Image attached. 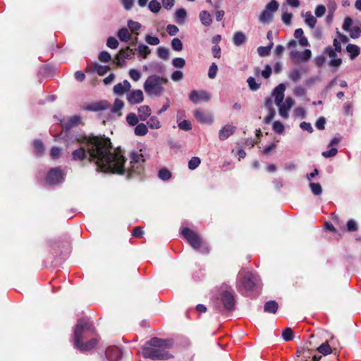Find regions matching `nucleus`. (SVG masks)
Returning <instances> with one entry per match:
<instances>
[{
    "mask_svg": "<svg viewBox=\"0 0 361 361\" xmlns=\"http://www.w3.org/2000/svg\"><path fill=\"white\" fill-rule=\"evenodd\" d=\"M194 116L201 123L212 124L214 121L212 114L204 113L198 109L194 111Z\"/></svg>",
    "mask_w": 361,
    "mask_h": 361,
    "instance_id": "obj_14",
    "label": "nucleus"
},
{
    "mask_svg": "<svg viewBox=\"0 0 361 361\" xmlns=\"http://www.w3.org/2000/svg\"><path fill=\"white\" fill-rule=\"evenodd\" d=\"M210 98V94L204 90H192L189 94V99L195 104H198L202 102H208Z\"/></svg>",
    "mask_w": 361,
    "mask_h": 361,
    "instance_id": "obj_10",
    "label": "nucleus"
},
{
    "mask_svg": "<svg viewBox=\"0 0 361 361\" xmlns=\"http://www.w3.org/2000/svg\"><path fill=\"white\" fill-rule=\"evenodd\" d=\"M278 303L274 300H269L267 302L264 307V310L268 313L275 314L278 310Z\"/></svg>",
    "mask_w": 361,
    "mask_h": 361,
    "instance_id": "obj_26",
    "label": "nucleus"
},
{
    "mask_svg": "<svg viewBox=\"0 0 361 361\" xmlns=\"http://www.w3.org/2000/svg\"><path fill=\"white\" fill-rule=\"evenodd\" d=\"M147 123L151 129H159L161 128V123L159 118L154 116H151Z\"/></svg>",
    "mask_w": 361,
    "mask_h": 361,
    "instance_id": "obj_32",
    "label": "nucleus"
},
{
    "mask_svg": "<svg viewBox=\"0 0 361 361\" xmlns=\"http://www.w3.org/2000/svg\"><path fill=\"white\" fill-rule=\"evenodd\" d=\"M247 82L248 86L251 90L255 91L259 88V84L256 82V80L254 78H252V77L248 78Z\"/></svg>",
    "mask_w": 361,
    "mask_h": 361,
    "instance_id": "obj_56",
    "label": "nucleus"
},
{
    "mask_svg": "<svg viewBox=\"0 0 361 361\" xmlns=\"http://www.w3.org/2000/svg\"><path fill=\"white\" fill-rule=\"evenodd\" d=\"M65 179V173L60 167L52 168L47 175V184L54 185L61 183Z\"/></svg>",
    "mask_w": 361,
    "mask_h": 361,
    "instance_id": "obj_7",
    "label": "nucleus"
},
{
    "mask_svg": "<svg viewBox=\"0 0 361 361\" xmlns=\"http://www.w3.org/2000/svg\"><path fill=\"white\" fill-rule=\"evenodd\" d=\"M161 4L157 0H152L148 4L149 11L154 13H157L161 9Z\"/></svg>",
    "mask_w": 361,
    "mask_h": 361,
    "instance_id": "obj_34",
    "label": "nucleus"
},
{
    "mask_svg": "<svg viewBox=\"0 0 361 361\" xmlns=\"http://www.w3.org/2000/svg\"><path fill=\"white\" fill-rule=\"evenodd\" d=\"M171 80L174 82L180 81L183 78V73L181 71H175L171 74Z\"/></svg>",
    "mask_w": 361,
    "mask_h": 361,
    "instance_id": "obj_60",
    "label": "nucleus"
},
{
    "mask_svg": "<svg viewBox=\"0 0 361 361\" xmlns=\"http://www.w3.org/2000/svg\"><path fill=\"white\" fill-rule=\"evenodd\" d=\"M292 18H293V16L291 13L284 12L282 14V21L283 22L284 24H286L287 25H290Z\"/></svg>",
    "mask_w": 361,
    "mask_h": 361,
    "instance_id": "obj_64",
    "label": "nucleus"
},
{
    "mask_svg": "<svg viewBox=\"0 0 361 361\" xmlns=\"http://www.w3.org/2000/svg\"><path fill=\"white\" fill-rule=\"evenodd\" d=\"M166 82V79L157 75H152L147 78L143 87L148 95L159 97L163 93L164 84Z\"/></svg>",
    "mask_w": 361,
    "mask_h": 361,
    "instance_id": "obj_5",
    "label": "nucleus"
},
{
    "mask_svg": "<svg viewBox=\"0 0 361 361\" xmlns=\"http://www.w3.org/2000/svg\"><path fill=\"white\" fill-rule=\"evenodd\" d=\"M130 87V83L127 80H125L122 82L114 85L113 91L115 94L123 95L124 93L129 92Z\"/></svg>",
    "mask_w": 361,
    "mask_h": 361,
    "instance_id": "obj_17",
    "label": "nucleus"
},
{
    "mask_svg": "<svg viewBox=\"0 0 361 361\" xmlns=\"http://www.w3.org/2000/svg\"><path fill=\"white\" fill-rule=\"evenodd\" d=\"M178 128L183 130H190L192 128L190 122L188 120H184L180 122L178 125Z\"/></svg>",
    "mask_w": 361,
    "mask_h": 361,
    "instance_id": "obj_61",
    "label": "nucleus"
},
{
    "mask_svg": "<svg viewBox=\"0 0 361 361\" xmlns=\"http://www.w3.org/2000/svg\"><path fill=\"white\" fill-rule=\"evenodd\" d=\"M181 234L195 250L202 253L209 252L207 244L204 242L200 235L194 231L189 228H183L181 230Z\"/></svg>",
    "mask_w": 361,
    "mask_h": 361,
    "instance_id": "obj_6",
    "label": "nucleus"
},
{
    "mask_svg": "<svg viewBox=\"0 0 361 361\" xmlns=\"http://www.w3.org/2000/svg\"><path fill=\"white\" fill-rule=\"evenodd\" d=\"M106 45L108 47L115 49L118 46V42L115 37H109L107 39Z\"/></svg>",
    "mask_w": 361,
    "mask_h": 361,
    "instance_id": "obj_57",
    "label": "nucleus"
},
{
    "mask_svg": "<svg viewBox=\"0 0 361 361\" xmlns=\"http://www.w3.org/2000/svg\"><path fill=\"white\" fill-rule=\"evenodd\" d=\"M177 23H180L184 21L187 16V11L185 8H178L175 13Z\"/></svg>",
    "mask_w": 361,
    "mask_h": 361,
    "instance_id": "obj_36",
    "label": "nucleus"
},
{
    "mask_svg": "<svg viewBox=\"0 0 361 361\" xmlns=\"http://www.w3.org/2000/svg\"><path fill=\"white\" fill-rule=\"evenodd\" d=\"M60 122L65 128L69 129L81 123L82 118L78 115H74L71 116L66 123H63L62 121Z\"/></svg>",
    "mask_w": 361,
    "mask_h": 361,
    "instance_id": "obj_20",
    "label": "nucleus"
},
{
    "mask_svg": "<svg viewBox=\"0 0 361 361\" xmlns=\"http://www.w3.org/2000/svg\"><path fill=\"white\" fill-rule=\"evenodd\" d=\"M279 6V3L276 0H271L266 5L265 8L274 13L278 10Z\"/></svg>",
    "mask_w": 361,
    "mask_h": 361,
    "instance_id": "obj_49",
    "label": "nucleus"
},
{
    "mask_svg": "<svg viewBox=\"0 0 361 361\" xmlns=\"http://www.w3.org/2000/svg\"><path fill=\"white\" fill-rule=\"evenodd\" d=\"M136 51L143 59H146L151 53V49L144 44H139Z\"/></svg>",
    "mask_w": 361,
    "mask_h": 361,
    "instance_id": "obj_28",
    "label": "nucleus"
},
{
    "mask_svg": "<svg viewBox=\"0 0 361 361\" xmlns=\"http://www.w3.org/2000/svg\"><path fill=\"white\" fill-rule=\"evenodd\" d=\"M302 76V73L299 69H294L289 73V78L294 81L297 82Z\"/></svg>",
    "mask_w": 361,
    "mask_h": 361,
    "instance_id": "obj_46",
    "label": "nucleus"
},
{
    "mask_svg": "<svg viewBox=\"0 0 361 361\" xmlns=\"http://www.w3.org/2000/svg\"><path fill=\"white\" fill-rule=\"evenodd\" d=\"M93 70L95 71L99 75H104L110 70L109 66H102L97 63L93 64Z\"/></svg>",
    "mask_w": 361,
    "mask_h": 361,
    "instance_id": "obj_30",
    "label": "nucleus"
},
{
    "mask_svg": "<svg viewBox=\"0 0 361 361\" xmlns=\"http://www.w3.org/2000/svg\"><path fill=\"white\" fill-rule=\"evenodd\" d=\"M329 150L324 151L322 153V156L325 158H330L336 156L338 153L336 147H329Z\"/></svg>",
    "mask_w": 361,
    "mask_h": 361,
    "instance_id": "obj_52",
    "label": "nucleus"
},
{
    "mask_svg": "<svg viewBox=\"0 0 361 361\" xmlns=\"http://www.w3.org/2000/svg\"><path fill=\"white\" fill-rule=\"evenodd\" d=\"M126 98L130 104L135 105L142 102L144 96L142 90H134L127 94Z\"/></svg>",
    "mask_w": 361,
    "mask_h": 361,
    "instance_id": "obj_13",
    "label": "nucleus"
},
{
    "mask_svg": "<svg viewBox=\"0 0 361 361\" xmlns=\"http://www.w3.org/2000/svg\"><path fill=\"white\" fill-rule=\"evenodd\" d=\"M147 132L148 129L145 123H139L135 128V134L137 136H144Z\"/></svg>",
    "mask_w": 361,
    "mask_h": 361,
    "instance_id": "obj_31",
    "label": "nucleus"
},
{
    "mask_svg": "<svg viewBox=\"0 0 361 361\" xmlns=\"http://www.w3.org/2000/svg\"><path fill=\"white\" fill-rule=\"evenodd\" d=\"M94 331L92 324L85 319H80L75 329L74 346L82 352L93 349L98 343L96 338H91L87 343H82V340L86 336L94 334Z\"/></svg>",
    "mask_w": 361,
    "mask_h": 361,
    "instance_id": "obj_2",
    "label": "nucleus"
},
{
    "mask_svg": "<svg viewBox=\"0 0 361 361\" xmlns=\"http://www.w3.org/2000/svg\"><path fill=\"white\" fill-rule=\"evenodd\" d=\"M326 13V8L324 5H318L314 11L315 16L318 18L322 17Z\"/></svg>",
    "mask_w": 361,
    "mask_h": 361,
    "instance_id": "obj_62",
    "label": "nucleus"
},
{
    "mask_svg": "<svg viewBox=\"0 0 361 361\" xmlns=\"http://www.w3.org/2000/svg\"><path fill=\"white\" fill-rule=\"evenodd\" d=\"M272 128L274 132L278 134L281 135L284 132V125L279 121H276L273 123Z\"/></svg>",
    "mask_w": 361,
    "mask_h": 361,
    "instance_id": "obj_42",
    "label": "nucleus"
},
{
    "mask_svg": "<svg viewBox=\"0 0 361 361\" xmlns=\"http://www.w3.org/2000/svg\"><path fill=\"white\" fill-rule=\"evenodd\" d=\"M309 186L314 195H320L322 193V188L320 183L310 182Z\"/></svg>",
    "mask_w": 361,
    "mask_h": 361,
    "instance_id": "obj_33",
    "label": "nucleus"
},
{
    "mask_svg": "<svg viewBox=\"0 0 361 361\" xmlns=\"http://www.w3.org/2000/svg\"><path fill=\"white\" fill-rule=\"evenodd\" d=\"M34 148L35 153L40 156L42 155L44 152V147L43 145V143L40 140H35L33 142Z\"/></svg>",
    "mask_w": 361,
    "mask_h": 361,
    "instance_id": "obj_39",
    "label": "nucleus"
},
{
    "mask_svg": "<svg viewBox=\"0 0 361 361\" xmlns=\"http://www.w3.org/2000/svg\"><path fill=\"white\" fill-rule=\"evenodd\" d=\"M201 163V160L199 157H194L188 162V168L190 170H195L197 169Z\"/></svg>",
    "mask_w": 361,
    "mask_h": 361,
    "instance_id": "obj_44",
    "label": "nucleus"
},
{
    "mask_svg": "<svg viewBox=\"0 0 361 361\" xmlns=\"http://www.w3.org/2000/svg\"><path fill=\"white\" fill-rule=\"evenodd\" d=\"M261 280L259 276L246 270H241L238 275L236 287L240 290L253 291L259 288Z\"/></svg>",
    "mask_w": 361,
    "mask_h": 361,
    "instance_id": "obj_4",
    "label": "nucleus"
},
{
    "mask_svg": "<svg viewBox=\"0 0 361 361\" xmlns=\"http://www.w3.org/2000/svg\"><path fill=\"white\" fill-rule=\"evenodd\" d=\"M145 42L150 45H158L160 43V40L157 37H153L149 35H146Z\"/></svg>",
    "mask_w": 361,
    "mask_h": 361,
    "instance_id": "obj_55",
    "label": "nucleus"
},
{
    "mask_svg": "<svg viewBox=\"0 0 361 361\" xmlns=\"http://www.w3.org/2000/svg\"><path fill=\"white\" fill-rule=\"evenodd\" d=\"M273 43L271 42L267 47H259L257 48V53L260 56H267L269 54Z\"/></svg>",
    "mask_w": 361,
    "mask_h": 361,
    "instance_id": "obj_38",
    "label": "nucleus"
},
{
    "mask_svg": "<svg viewBox=\"0 0 361 361\" xmlns=\"http://www.w3.org/2000/svg\"><path fill=\"white\" fill-rule=\"evenodd\" d=\"M286 86L281 83L276 86L272 92V97L274 98V103L276 105H279L284 99V92Z\"/></svg>",
    "mask_w": 361,
    "mask_h": 361,
    "instance_id": "obj_15",
    "label": "nucleus"
},
{
    "mask_svg": "<svg viewBox=\"0 0 361 361\" xmlns=\"http://www.w3.org/2000/svg\"><path fill=\"white\" fill-rule=\"evenodd\" d=\"M131 35L126 27L120 29L118 32V37L121 42H127L130 40Z\"/></svg>",
    "mask_w": 361,
    "mask_h": 361,
    "instance_id": "obj_27",
    "label": "nucleus"
},
{
    "mask_svg": "<svg viewBox=\"0 0 361 361\" xmlns=\"http://www.w3.org/2000/svg\"><path fill=\"white\" fill-rule=\"evenodd\" d=\"M134 51L130 47L121 49L116 56V63L118 66H122L125 59H132L134 56Z\"/></svg>",
    "mask_w": 361,
    "mask_h": 361,
    "instance_id": "obj_12",
    "label": "nucleus"
},
{
    "mask_svg": "<svg viewBox=\"0 0 361 361\" xmlns=\"http://www.w3.org/2000/svg\"><path fill=\"white\" fill-rule=\"evenodd\" d=\"M129 75L132 80L134 81H138L141 78L140 72L137 70L132 68L129 71Z\"/></svg>",
    "mask_w": 361,
    "mask_h": 361,
    "instance_id": "obj_58",
    "label": "nucleus"
},
{
    "mask_svg": "<svg viewBox=\"0 0 361 361\" xmlns=\"http://www.w3.org/2000/svg\"><path fill=\"white\" fill-rule=\"evenodd\" d=\"M128 27L132 32H135L137 30L140 29L141 24L137 21L129 20L128 21Z\"/></svg>",
    "mask_w": 361,
    "mask_h": 361,
    "instance_id": "obj_48",
    "label": "nucleus"
},
{
    "mask_svg": "<svg viewBox=\"0 0 361 361\" xmlns=\"http://www.w3.org/2000/svg\"><path fill=\"white\" fill-rule=\"evenodd\" d=\"M140 118L138 115L137 116L134 113H130L126 116V121L131 126H137L138 123Z\"/></svg>",
    "mask_w": 361,
    "mask_h": 361,
    "instance_id": "obj_37",
    "label": "nucleus"
},
{
    "mask_svg": "<svg viewBox=\"0 0 361 361\" xmlns=\"http://www.w3.org/2000/svg\"><path fill=\"white\" fill-rule=\"evenodd\" d=\"M123 106H124V104H123V101H121L119 99H116L114 101V105L112 106L111 111L113 113H117L118 111H119L120 110H121L123 109Z\"/></svg>",
    "mask_w": 361,
    "mask_h": 361,
    "instance_id": "obj_50",
    "label": "nucleus"
},
{
    "mask_svg": "<svg viewBox=\"0 0 361 361\" xmlns=\"http://www.w3.org/2000/svg\"><path fill=\"white\" fill-rule=\"evenodd\" d=\"M325 52L329 56L331 60L329 61V65L331 66H339L341 64V59L337 57V54L335 51L331 47H327L325 48Z\"/></svg>",
    "mask_w": 361,
    "mask_h": 361,
    "instance_id": "obj_19",
    "label": "nucleus"
},
{
    "mask_svg": "<svg viewBox=\"0 0 361 361\" xmlns=\"http://www.w3.org/2000/svg\"><path fill=\"white\" fill-rule=\"evenodd\" d=\"M166 31L169 35L174 36L178 32L179 29L176 25H168L166 27Z\"/></svg>",
    "mask_w": 361,
    "mask_h": 361,
    "instance_id": "obj_63",
    "label": "nucleus"
},
{
    "mask_svg": "<svg viewBox=\"0 0 361 361\" xmlns=\"http://www.w3.org/2000/svg\"><path fill=\"white\" fill-rule=\"evenodd\" d=\"M221 301L224 307L227 310H231L235 305L233 291L231 288L222 290Z\"/></svg>",
    "mask_w": 361,
    "mask_h": 361,
    "instance_id": "obj_8",
    "label": "nucleus"
},
{
    "mask_svg": "<svg viewBox=\"0 0 361 361\" xmlns=\"http://www.w3.org/2000/svg\"><path fill=\"white\" fill-rule=\"evenodd\" d=\"M157 55L160 59H168L169 56V49L164 47L157 49Z\"/></svg>",
    "mask_w": 361,
    "mask_h": 361,
    "instance_id": "obj_41",
    "label": "nucleus"
},
{
    "mask_svg": "<svg viewBox=\"0 0 361 361\" xmlns=\"http://www.w3.org/2000/svg\"><path fill=\"white\" fill-rule=\"evenodd\" d=\"M305 22L311 28H314L317 23V19L308 11L305 14Z\"/></svg>",
    "mask_w": 361,
    "mask_h": 361,
    "instance_id": "obj_29",
    "label": "nucleus"
},
{
    "mask_svg": "<svg viewBox=\"0 0 361 361\" xmlns=\"http://www.w3.org/2000/svg\"><path fill=\"white\" fill-rule=\"evenodd\" d=\"M350 32V37L353 39H357L360 36L361 34V24L360 26H353L348 31Z\"/></svg>",
    "mask_w": 361,
    "mask_h": 361,
    "instance_id": "obj_40",
    "label": "nucleus"
},
{
    "mask_svg": "<svg viewBox=\"0 0 361 361\" xmlns=\"http://www.w3.org/2000/svg\"><path fill=\"white\" fill-rule=\"evenodd\" d=\"M294 100L292 97H287L284 102H281L279 105H276L279 107V115L283 118H288L289 116V111L294 106Z\"/></svg>",
    "mask_w": 361,
    "mask_h": 361,
    "instance_id": "obj_11",
    "label": "nucleus"
},
{
    "mask_svg": "<svg viewBox=\"0 0 361 361\" xmlns=\"http://www.w3.org/2000/svg\"><path fill=\"white\" fill-rule=\"evenodd\" d=\"M158 176L163 180H167L171 177V173L168 169H162L159 171Z\"/></svg>",
    "mask_w": 361,
    "mask_h": 361,
    "instance_id": "obj_47",
    "label": "nucleus"
},
{
    "mask_svg": "<svg viewBox=\"0 0 361 361\" xmlns=\"http://www.w3.org/2000/svg\"><path fill=\"white\" fill-rule=\"evenodd\" d=\"M89 160L97 166V170L114 173H137L142 171L145 161L141 153L132 152L130 154V163L126 164V159L119 149L111 152L110 140L102 137H90L86 142Z\"/></svg>",
    "mask_w": 361,
    "mask_h": 361,
    "instance_id": "obj_1",
    "label": "nucleus"
},
{
    "mask_svg": "<svg viewBox=\"0 0 361 361\" xmlns=\"http://www.w3.org/2000/svg\"><path fill=\"white\" fill-rule=\"evenodd\" d=\"M245 41L246 36L243 32L239 31L234 33L233 42L235 46L239 47L244 44Z\"/></svg>",
    "mask_w": 361,
    "mask_h": 361,
    "instance_id": "obj_24",
    "label": "nucleus"
},
{
    "mask_svg": "<svg viewBox=\"0 0 361 361\" xmlns=\"http://www.w3.org/2000/svg\"><path fill=\"white\" fill-rule=\"evenodd\" d=\"M171 47L174 51H180L183 49V43L178 38H173L171 41Z\"/></svg>",
    "mask_w": 361,
    "mask_h": 361,
    "instance_id": "obj_45",
    "label": "nucleus"
},
{
    "mask_svg": "<svg viewBox=\"0 0 361 361\" xmlns=\"http://www.w3.org/2000/svg\"><path fill=\"white\" fill-rule=\"evenodd\" d=\"M105 355L109 361H118L121 358L122 352L117 347H109L106 350Z\"/></svg>",
    "mask_w": 361,
    "mask_h": 361,
    "instance_id": "obj_16",
    "label": "nucleus"
},
{
    "mask_svg": "<svg viewBox=\"0 0 361 361\" xmlns=\"http://www.w3.org/2000/svg\"><path fill=\"white\" fill-rule=\"evenodd\" d=\"M172 65L175 68H183L185 65V61L183 58L177 57L172 60Z\"/></svg>",
    "mask_w": 361,
    "mask_h": 361,
    "instance_id": "obj_51",
    "label": "nucleus"
},
{
    "mask_svg": "<svg viewBox=\"0 0 361 361\" xmlns=\"http://www.w3.org/2000/svg\"><path fill=\"white\" fill-rule=\"evenodd\" d=\"M317 350L319 353L326 355L331 353V348L330 345L327 343H322L318 348Z\"/></svg>",
    "mask_w": 361,
    "mask_h": 361,
    "instance_id": "obj_43",
    "label": "nucleus"
},
{
    "mask_svg": "<svg viewBox=\"0 0 361 361\" xmlns=\"http://www.w3.org/2000/svg\"><path fill=\"white\" fill-rule=\"evenodd\" d=\"M283 338L286 341H290L293 338V333L290 328H286L282 333Z\"/></svg>",
    "mask_w": 361,
    "mask_h": 361,
    "instance_id": "obj_53",
    "label": "nucleus"
},
{
    "mask_svg": "<svg viewBox=\"0 0 361 361\" xmlns=\"http://www.w3.org/2000/svg\"><path fill=\"white\" fill-rule=\"evenodd\" d=\"M346 51L350 54V58L354 60L360 54V49L358 46L353 44H348L346 47Z\"/></svg>",
    "mask_w": 361,
    "mask_h": 361,
    "instance_id": "obj_23",
    "label": "nucleus"
},
{
    "mask_svg": "<svg viewBox=\"0 0 361 361\" xmlns=\"http://www.w3.org/2000/svg\"><path fill=\"white\" fill-rule=\"evenodd\" d=\"M86 156L87 153L84 147H80L72 152L73 159L75 161L83 160Z\"/></svg>",
    "mask_w": 361,
    "mask_h": 361,
    "instance_id": "obj_25",
    "label": "nucleus"
},
{
    "mask_svg": "<svg viewBox=\"0 0 361 361\" xmlns=\"http://www.w3.org/2000/svg\"><path fill=\"white\" fill-rule=\"evenodd\" d=\"M169 348L168 343L166 341L153 338L142 349V355L146 358L152 360H168L172 357L171 354L166 350Z\"/></svg>",
    "mask_w": 361,
    "mask_h": 361,
    "instance_id": "obj_3",
    "label": "nucleus"
},
{
    "mask_svg": "<svg viewBox=\"0 0 361 361\" xmlns=\"http://www.w3.org/2000/svg\"><path fill=\"white\" fill-rule=\"evenodd\" d=\"M218 66L215 63H212L210 66L208 71V77L211 79H214L217 73Z\"/></svg>",
    "mask_w": 361,
    "mask_h": 361,
    "instance_id": "obj_54",
    "label": "nucleus"
},
{
    "mask_svg": "<svg viewBox=\"0 0 361 361\" xmlns=\"http://www.w3.org/2000/svg\"><path fill=\"white\" fill-rule=\"evenodd\" d=\"M199 18L202 25L205 27H209L212 23V16L207 11H202L199 13Z\"/></svg>",
    "mask_w": 361,
    "mask_h": 361,
    "instance_id": "obj_21",
    "label": "nucleus"
},
{
    "mask_svg": "<svg viewBox=\"0 0 361 361\" xmlns=\"http://www.w3.org/2000/svg\"><path fill=\"white\" fill-rule=\"evenodd\" d=\"M151 109L147 105H142L138 108V117L140 121H145L151 114Z\"/></svg>",
    "mask_w": 361,
    "mask_h": 361,
    "instance_id": "obj_22",
    "label": "nucleus"
},
{
    "mask_svg": "<svg viewBox=\"0 0 361 361\" xmlns=\"http://www.w3.org/2000/svg\"><path fill=\"white\" fill-rule=\"evenodd\" d=\"M312 57V51L310 49H305L302 51L292 50L290 52V58L295 63L307 62Z\"/></svg>",
    "mask_w": 361,
    "mask_h": 361,
    "instance_id": "obj_9",
    "label": "nucleus"
},
{
    "mask_svg": "<svg viewBox=\"0 0 361 361\" xmlns=\"http://www.w3.org/2000/svg\"><path fill=\"white\" fill-rule=\"evenodd\" d=\"M236 128L233 125H226L219 132V138L221 140H225L233 135Z\"/></svg>",
    "mask_w": 361,
    "mask_h": 361,
    "instance_id": "obj_18",
    "label": "nucleus"
},
{
    "mask_svg": "<svg viewBox=\"0 0 361 361\" xmlns=\"http://www.w3.org/2000/svg\"><path fill=\"white\" fill-rule=\"evenodd\" d=\"M99 59L102 62L107 63L111 61V56L107 51H103L99 54Z\"/></svg>",
    "mask_w": 361,
    "mask_h": 361,
    "instance_id": "obj_59",
    "label": "nucleus"
},
{
    "mask_svg": "<svg viewBox=\"0 0 361 361\" xmlns=\"http://www.w3.org/2000/svg\"><path fill=\"white\" fill-rule=\"evenodd\" d=\"M273 17V13L264 9L259 16V20L262 23H269Z\"/></svg>",
    "mask_w": 361,
    "mask_h": 361,
    "instance_id": "obj_35",
    "label": "nucleus"
}]
</instances>
